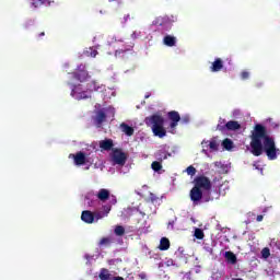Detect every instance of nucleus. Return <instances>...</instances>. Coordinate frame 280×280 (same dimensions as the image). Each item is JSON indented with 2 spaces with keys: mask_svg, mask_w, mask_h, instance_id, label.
<instances>
[{
  "mask_svg": "<svg viewBox=\"0 0 280 280\" xmlns=\"http://www.w3.org/2000/svg\"><path fill=\"white\" fill-rule=\"evenodd\" d=\"M222 145L225 150H233V140L226 138L223 140Z\"/></svg>",
  "mask_w": 280,
  "mask_h": 280,
  "instance_id": "nucleus-25",
  "label": "nucleus"
},
{
  "mask_svg": "<svg viewBox=\"0 0 280 280\" xmlns=\"http://www.w3.org/2000/svg\"><path fill=\"white\" fill-rule=\"evenodd\" d=\"M201 143H202V145H205V141H202Z\"/></svg>",
  "mask_w": 280,
  "mask_h": 280,
  "instance_id": "nucleus-48",
  "label": "nucleus"
},
{
  "mask_svg": "<svg viewBox=\"0 0 280 280\" xmlns=\"http://www.w3.org/2000/svg\"><path fill=\"white\" fill-rule=\"evenodd\" d=\"M241 129L242 125L237 120H230L224 126L217 125V130H219V132H226V130L235 132L236 130Z\"/></svg>",
  "mask_w": 280,
  "mask_h": 280,
  "instance_id": "nucleus-4",
  "label": "nucleus"
},
{
  "mask_svg": "<svg viewBox=\"0 0 280 280\" xmlns=\"http://www.w3.org/2000/svg\"><path fill=\"white\" fill-rule=\"evenodd\" d=\"M167 118L171 120V135H176V128L178 127V121H180V114L176 110H171L167 113Z\"/></svg>",
  "mask_w": 280,
  "mask_h": 280,
  "instance_id": "nucleus-5",
  "label": "nucleus"
},
{
  "mask_svg": "<svg viewBox=\"0 0 280 280\" xmlns=\"http://www.w3.org/2000/svg\"><path fill=\"white\" fill-rule=\"evenodd\" d=\"M109 1H115V0H109Z\"/></svg>",
  "mask_w": 280,
  "mask_h": 280,
  "instance_id": "nucleus-49",
  "label": "nucleus"
},
{
  "mask_svg": "<svg viewBox=\"0 0 280 280\" xmlns=\"http://www.w3.org/2000/svg\"><path fill=\"white\" fill-rule=\"evenodd\" d=\"M218 126H226V119L224 118H219V124Z\"/></svg>",
  "mask_w": 280,
  "mask_h": 280,
  "instance_id": "nucleus-35",
  "label": "nucleus"
},
{
  "mask_svg": "<svg viewBox=\"0 0 280 280\" xmlns=\"http://www.w3.org/2000/svg\"><path fill=\"white\" fill-rule=\"evenodd\" d=\"M114 233L115 235H118V237H121V235L126 234V229L121 225H116Z\"/></svg>",
  "mask_w": 280,
  "mask_h": 280,
  "instance_id": "nucleus-26",
  "label": "nucleus"
},
{
  "mask_svg": "<svg viewBox=\"0 0 280 280\" xmlns=\"http://www.w3.org/2000/svg\"><path fill=\"white\" fill-rule=\"evenodd\" d=\"M96 198H98L101 202H106V200L110 199V190L106 188H101L96 194Z\"/></svg>",
  "mask_w": 280,
  "mask_h": 280,
  "instance_id": "nucleus-12",
  "label": "nucleus"
},
{
  "mask_svg": "<svg viewBox=\"0 0 280 280\" xmlns=\"http://www.w3.org/2000/svg\"><path fill=\"white\" fill-rule=\"evenodd\" d=\"M202 189L205 191H211V179L205 175L197 176L195 178V186L190 189V200L194 202V205H198L200 200H203V202H211L213 200V197L211 196H203Z\"/></svg>",
  "mask_w": 280,
  "mask_h": 280,
  "instance_id": "nucleus-2",
  "label": "nucleus"
},
{
  "mask_svg": "<svg viewBox=\"0 0 280 280\" xmlns=\"http://www.w3.org/2000/svg\"><path fill=\"white\" fill-rule=\"evenodd\" d=\"M224 68V61L221 58H217L211 66L212 73H218V71H222Z\"/></svg>",
  "mask_w": 280,
  "mask_h": 280,
  "instance_id": "nucleus-14",
  "label": "nucleus"
},
{
  "mask_svg": "<svg viewBox=\"0 0 280 280\" xmlns=\"http://www.w3.org/2000/svg\"><path fill=\"white\" fill-rule=\"evenodd\" d=\"M120 130L127 135V137H132L135 135V128L130 127L126 122L120 124Z\"/></svg>",
  "mask_w": 280,
  "mask_h": 280,
  "instance_id": "nucleus-21",
  "label": "nucleus"
},
{
  "mask_svg": "<svg viewBox=\"0 0 280 280\" xmlns=\"http://www.w3.org/2000/svg\"><path fill=\"white\" fill-rule=\"evenodd\" d=\"M110 244H113V237L107 236V237L101 238L98 246H110Z\"/></svg>",
  "mask_w": 280,
  "mask_h": 280,
  "instance_id": "nucleus-24",
  "label": "nucleus"
},
{
  "mask_svg": "<svg viewBox=\"0 0 280 280\" xmlns=\"http://www.w3.org/2000/svg\"><path fill=\"white\" fill-rule=\"evenodd\" d=\"M112 205H117V199L116 198H114V199H112Z\"/></svg>",
  "mask_w": 280,
  "mask_h": 280,
  "instance_id": "nucleus-41",
  "label": "nucleus"
},
{
  "mask_svg": "<svg viewBox=\"0 0 280 280\" xmlns=\"http://www.w3.org/2000/svg\"><path fill=\"white\" fill-rule=\"evenodd\" d=\"M112 159L116 165H126V161H128V155L121 151V149H114Z\"/></svg>",
  "mask_w": 280,
  "mask_h": 280,
  "instance_id": "nucleus-7",
  "label": "nucleus"
},
{
  "mask_svg": "<svg viewBox=\"0 0 280 280\" xmlns=\"http://www.w3.org/2000/svg\"><path fill=\"white\" fill-rule=\"evenodd\" d=\"M102 211H95L93 212L94 214V220H102L103 218H108V213H110L112 209H113V205L110 203H106L104 206H102Z\"/></svg>",
  "mask_w": 280,
  "mask_h": 280,
  "instance_id": "nucleus-9",
  "label": "nucleus"
},
{
  "mask_svg": "<svg viewBox=\"0 0 280 280\" xmlns=\"http://www.w3.org/2000/svg\"><path fill=\"white\" fill-rule=\"evenodd\" d=\"M233 280H244V279H242V278H235V279H233Z\"/></svg>",
  "mask_w": 280,
  "mask_h": 280,
  "instance_id": "nucleus-46",
  "label": "nucleus"
},
{
  "mask_svg": "<svg viewBox=\"0 0 280 280\" xmlns=\"http://www.w3.org/2000/svg\"><path fill=\"white\" fill-rule=\"evenodd\" d=\"M93 84H94V89L91 91H97V88L95 86V82H93Z\"/></svg>",
  "mask_w": 280,
  "mask_h": 280,
  "instance_id": "nucleus-44",
  "label": "nucleus"
},
{
  "mask_svg": "<svg viewBox=\"0 0 280 280\" xmlns=\"http://www.w3.org/2000/svg\"><path fill=\"white\" fill-rule=\"evenodd\" d=\"M186 172H187L188 176H196V167H194L192 165L188 166L186 168Z\"/></svg>",
  "mask_w": 280,
  "mask_h": 280,
  "instance_id": "nucleus-30",
  "label": "nucleus"
},
{
  "mask_svg": "<svg viewBox=\"0 0 280 280\" xmlns=\"http://www.w3.org/2000/svg\"><path fill=\"white\" fill-rule=\"evenodd\" d=\"M115 144L113 143V139H105L100 141V148L101 150H105L106 152L113 150V147Z\"/></svg>",
  "mask_w": 280,
  "mask_h": 280,
  "instance_id": "nucleus-18",
  "label": "nucleus"
},
{
  "mask_svg": "<svg viewBox=\"0 0 280 280\" xmlns=\"http://www.w3.org/2000/svg\"><path fill=\"white\" fill-rule=\"evenodd\" d=\"M144 124L151 128L154 137H159V139L167 137V130L165 129V118H163L161 114H153L149 117H145Z\"/></svg>",
  "mask_w": 280,
  "mask_h": 280,
  "instance_id": "nucleus-3",
  "label": "nucleus"
},
{
  "mask_svg": "<svg viewBox=\"0 0 280 280\" xmlns=\"http://www.w3.org/2000/svg\"><path fill=\"white\" fill-rule=\"evenodd\" d=\"M154 25H158V27H164L162 34H165V32H170V30H172V21L167 16L156 18Z\"/></svg>",
  "mask_w": 280,
  "mask_h": 280,
  "instance_id": "nucleus-8",
  "label": "nucleus"
},
{
  "mask_svg": "<svg viewBox=\"0 0 280 280\" xmlns=\"http://www.w3.org/2000/svg\"><path fill=\"white\" fill-rule=\"evenodd\" d=\"M94 121L97 128H102V125L104 124V121H106V113H104V110H98L96 113Z\"/></svg>",
  "mask_w": 280,
  "mask_h": 280,
  "instance_id": "nucleus-15",
  "label": "nucleus"
},
{
  "mask_svg": "<svg viewBox=\"0 0 280 280\" xmlns=\"http://www.w3.org/2000/svg\"><path fill=\"white\" fill-rule=\"evenodd\" d=\"M224 257L228 264H231L232 266L237 264V256L233 252H225Z\"/></svg>",
  "mask_w": 280,
  "mask_h": 280,
  "instance_id": "nucleus-20",
  "label": "nucleus"
},
{
  "mask_svg": "<svg viewBox=\"0 0 280 280\" xmlns=\"http://www.w3.org/2000/svg\"><path fill=\"white\" fill-rule=\"evenodd\" d=\"M74 86H79L78 93H82V85H81V84H79V85H73V89H74Z\"/></svg>",
  "mask_w": 280,
  "mask_h": 280,
  "instance_id": "nucleus-38",
  "label": "nucleus"
},
{
  "mask_svg": "<svg viewBox=\"0 0 280 280\" xmlns=\"http://www.w3.org/2000/svg\"><path fill=\"white\" fill-rule=\"evenodd\" d=\"M43 36H45V32H42V33L38 34L39 38H43Z\"/></svg>",
  "mask_w": 280,
  "mask_h": 280,
  "instance_id": "nucleus-42",
  "label": "nucleus"
},
{
  "mask_svg": "<svg viewBox=\"0 0 280 280\" xmlns=\"http://www.w3.org/2000/svg\"><path fill=\"white\" fill-rule=\"evenodd\" d=\"M241 78L242 80H248V78H250V73L248 71H243L241 73Z\"/></svg>",
  "mask_w": 280,
  "mask_h": 280,
  "instance_id": "nucleus-33",
  "label": "nucleus"
},
{
  "mask_svg": "<svg viewBox=\"0 0 280 280\" xmlns=\"http://www.w3.org/2000/svg\"><path fill=\"white\" fill-rule=\"evenodd\" d=\"M261 257L262 259H268V257H270V248L264 247L261 249Z\"/></svg>",
  "mask_w": 280,
  "mask_h": 280,
  "instance_id": "nucleus-29",
  "label": "nucleus"
},
{
  "mask_svg": "<svg viewBox=\"0 0 280 280\" xmlns=\"http://www.w3.org/2000/svg\"><path fill=\"white\" fill-rule=\"evenodd\" d=\"M170 226H171V229H174V221L168 222V229H170Z\"/></svg>",
  "mask_w": 280,
  "mask_h": 280,
  "instance_id": "nucleus-39",
  "label": "nucleus"
},
{
  "mask_svg": "<svg viewBox=\"0 0 280 280\" xmlns=\"http://www.w3.org/2000/svg\"><path fill=\"white\" fill-rule=\"evenodd\" d=\"M78 89H80V86H74V88H72L71 96H72V97H75V100H89L90 95L86 94L85 91H83V92H78Z\"/></svg>",
  "mask_w": 280,
  "mask_h": 280,
  "instance_id": "nucleus-11",
  "label": "nucleus"
},
{
  "mask_svg": "<svg viewBox=\"0 0 280 280\" xmlns=\"http://www.w3.org/2000/svg\"><path fill=\"white\" fill-rule=\"evenodd\" d=\"M256 220H257L258 222H262V221H264V215L258 214L257 218H256Z\"/></svg>",
  "mask_w": 280,
  "mask_h": 280,
  "instance_id": "nucleus-37",
  "label": "nucleus"
},
{
  "mask_svg": "<svg viewBox=\"0 0 280 280\" xmlns=\"http://www.w3.org/2000/svg\"><path fill=\"white\" fill-rule=\"evenodd\" d=\"M176 36L174 35H165L163 38V45H165L166 47H176Z\"/></svg>",
  "mask_w": 280,
  "mask_h": 280,
  "instance_id": "nucleus-17",
  "label": "nucleus"
},
{
  "mask_svg": "<svg viewBox=\"0 0 280 280\" xmlns=\"http://www.w3.org/2000/svg\"><path fill=\"white\" fill-rule=\"evenodd\" d=\"M168 156H172V153L167 152L165 149H160L155 152V159L156 161H165Z\"/></svg>",
  "mask_w": 280,
  "mask_h": 280,
  "instance_id": "nucleus-16",
  "label": "nucleus"
},
{
  "mask_svg": "<svg viewBox=\"0 0 280 280\" xmlns=\"http://www.w3.org/2000/svg\"><path fill=\"white\" fill-rule=\"evenodd\" d=\"M195 237L196 240H205V232L202 231V229H196L195 230Z\"/></svg>",
  "mask_w": 280,
  "mask_h": 280,
  "instance_id": "nucleus-28",
  "label": "nucleus"
},
{
  "mask_svg": "<svg viewBox=\"0 0 280 280\" xmlns=\"http://www.w3.org/2000/svg\"><path fill=\"white\" fill-rule=\"evenodd\" d=\"M182 124H189L190 119L189 116H184L183 118H180Z\"/></svg>",
  "mask_w": 280,
  "mask_h": 280,
  "instance_id": "nucleus-34",
  "label": "nucleus"
},
{
  "mask_svg": "<svg viewBox=\"0 0 280 280\" xmlns=\"http://www.w3.org/2000/svg\"><path fill=\"white\" fill-rule=\"evenodd\" d=\"M209 148H210V150L217 151L218 150V142H215V140L210 141Z\"/></svg>",
  "mask_w": 280,
  "mask_h": 280,
  "instance_id": "nucleus-32",
  "label": "nucleus"
},
{
  "mask_svg": "<svg viewBox=\"0 0 280 280\" xmlns=\"http://www.w3.org/2000/svg\"><path fill=\"white\" fill-rule=\"evenodd\" d=\"M74 80L79 82H86L91 75H89V71H86V66L80 65L77 68V71L72 73Z\"/></svg>",
  "mask_w": 280,
  "mask_h": 280,
  "instance_id": "nucleus-6",
  "label": "nucleus"
},
{
  "mask_svg": "<svg viewBox=\"0 0 280 280\" xmlns=\"http://www.w3.org/2000/svg\"><path fill=\"white\" fill-rule=\"evenodd\" d=\"M130 51H132V45H129L125 48H119L115 51V57L116 58H126V56H128V54H130Z\"/></svg>",
  "mask_w": 280,
  "mask_h": 280,
  "instance_id": "nucleus-13",
  "label": "nucleus"
},
{
  "mask_svg": "<svg viewBox=\"0 0 280 280\" xmlns=\"http://www.w3.org/2000/svg\"><path fill=\"white\" fill-rule=\"evenodd\" d=\"M141 279H143L145 276L144 275H140Z\"/></svg>",
  "mask_w": 280,
  "mask_h": 280,
  "instance_id": "nucleus-47",
  "label": "nucleus"
},
{
  "mask_svg": "<svg viewBox=\"0 0 280 280\" xmlns=\"http://www.w3.org/2000/svg\"><path fill=\"white\" fill-rule=\"evenodd\" d=\"M151 167L153 172H161L163 170V165L159 161L152 162Z\"/></svg>",
  "mask_w": 280,
  "mask_h": 280,
  "instance_id": "nucleus-27",
  "label": "nucleus"
},
{
  "mask_svg": "<svg viewBox=\"0 0 280 280\" xmlns=\"http://www.w3.org/2000/svg\"><path fill=\"white\" fill-rule=\"evenodd\" d=\"M81 220L85 222V224H93L95 222V214H93L91 210L82 211Z\"/></svg>",
  "mask_w": 280,
  "mask_h": 280,
  "instance_id": "nucleus-10",
  "label": "nucleus"
},
{
  "mask_svg": "<svg viewBox=\"0 0 280 280\" xmlns=\"http://www.w3.org/2000/svg\"><path fill=\"white\" fill-rule=\"evenodd\" d=\"M113 280H124V277H114Z\"/></svg>",
  "mask_w": 280,
  "mask_h": 280,
  "instance_id": "nucleus-40",
  "label": "nucleus"
},
{
  "mask_svg": "<svg viewBox=\"0 0 280 280\" xmlns=\"http://www.w3.org/2000/svg\"><path fill=\"white\" fill-rule=\"evenodd\" d=\"M250 153L253 156H261L265 152L269 161H277L280 149L277 148L275 138L268 135V129L261 124H256L250 136Z\"/></svg>",
  "mask_w": 280,
  "mask_h": 280,
  "instance_id": "nucleus-1",
  "label": "nucleus"
},
{
  "mask_svg": "<svg viewBox=\"0 0 280 280\" xmlns=\"http://www.w3.org/2000/svg\"><path fill=\"white\" fill-rule=\"evenodd\" d=\"M149 200L152 202V205H154V202L159 201V197H156L154 192H150Z\"/></svg>",
  "mask_w": 280,
  "mask_h": 280,
  "instance_id": "nucleus-31",
  "label": "nucleus"
},
{
  "mask_svg": "<svg viewBox=\"0 0 280 280\" xmlns=\"http://www.w3.org/2000/svg\"><path fill=\"white\" fill-rule=\"evenodd\" d=\"M98 279L101 280H113L110 272L106 268H102L98 275Z\"/></svg>",
  "mask_w": 280,
  "mask_h": 280,
  "instance_id": "nucleus-22",
  "label": "nucleus"
},
{
  "mask_svg": "<svg viewBox=\"0 0 280 280\" xmlns=\"http://www.w3.org/2000/svg\"><path fill=\"white\" fill-rule=\"evenodd\" d=\"M38 1H42V3H47V1L49 0H38Z\"/></svg>",
  "mask_w": 280,
  "mask_h": 280,
  "instance_id": "nucleus-45",
  "label": "nucleus"
},
{
  "mask_svg": "<svg viewBox=\"0 0 280 280\" xmlns=\"http://www.w3.org/2000/svg\"><path fill=\"white\" fill-rule=\"evenodd\" d=\"M159 248L161 250H170V238L162 237L161 241H160Z\"/></svg>",
  "mask_w": 280,
  "mask_h": 280,
  "instance_id": "nucleus-23",
  "label": "nucleus"
},
{
  "mask_svg": "<svg viewBox=\"0 0 280 280\" xmlns=\"http://www.w3.org/2000/svg\"><path fill=\"white\" fill-rule=\"evenodd\" d=\"M272 128H275V129L279 128V124H273Z\"/></svg>",
  "mask_w": 280,
  "mask_h": 280,
  "instance_id": "nucleus-43",
  "label": "nucleus"
},
{
  "mask_svg": "<svg viewBox=\"0 0 280 280\" xmlns=\"http://www.w3.org/2000/svg\"><path fill=\"white\" fill-rule=\"evenodd\" d=\"M97 50L96 49H91L90 56L91 58H95L97 56Z\"/></svg>",
  "mask_w": 280,
  "mask_h": 280,
  "instance_id": "nucleus-36",
  "label": "nucleus"
},
{
  "mask_svg": "<svg viewBox=\"0 0 280 280\" xmlns=\"http://www.w3.org/2000/svg\"><path fill=\"white\" fill-rule=\"evenodd\" d=\"M75 165H84L86 163V155L84 152L80 151L73 155Z\"/></svg>",
  "mask_w": 280,
  "mask_h": 280,
  "instance_id": "nucleus-19",
  "label": "nucleus"
}]
</instances>
